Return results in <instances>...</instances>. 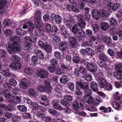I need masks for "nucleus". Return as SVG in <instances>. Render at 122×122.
I'll return each mask as SVG.
<instances>
[{
    "label": "nucleus",
    "instance_id": "nucleus-1",
    "mask_svg": "<svg viewBox=\"0 0 122 122\" xmlns=\"http://www.w3.org/2000/svg\"><path fill=\"white\" fill-rule=\"evenodd\" d=\"M10 39L11 41L13 42L11 46L10 42L8 43L6 45V49L9 53H14V51L20 52L21 49L19 44L20 41L19 37L15 36H11Z\"/></svg>",
    "mask_w": 122,
    "mask_h": 122
},
{
    "label": "nucleus",
    "instance_id": "nucleus-2",
    "mask_svg": "<svg viewBox=\"0 0 122 122\" xmlns=\"http://www.w3.org/2000/svg\"><path fill=\"white\" fill-rule=\"evenodd\" d=\"M76 84L77 87H80L85 90L84 97L91 96L92 91L91 90L88 88L89 85L88 84L84 83L82 82L78 81L76 82Z\"/></svg>",
    "mask_w": 122,
    "mask_h": 122
},
{
    "label": "nucleus",
    "instance_id": "nucleus-3",
    "mask_svg": "<svg viewBox=\"0 0 122 122\" xmlns=\"http://www.w3.org/2000/svg\"><path fill=\"white\" fill-rule=\"evenodd\" d=\"M35 13L36 20L35 21V25L37 27L39 28L43 26L41 20V12L39 10H38L36 11Z\"/></svg>",
    "mask_w": 122,
    "mask_h": 122
},
{
    "label": "nucleus",
    "instance_id": "nucleus-4",
    "mask_svg": "<svg viewBox=\"0 0 122 122\" xmlns=\"http://www.w3.org/2000/svg\"><path fill=\"white\" fill-rule=\"evenodd\" d=\"M76 100V101L73 102V108L74 109H76L78 108L79 107L78 103H79L81 106H83L84 103L82 98L80 97H77Z\"/></svg>",
    "mask_w": 122,
    "mask_h": 122
},
{
    "label": "nucleus",
    "instance_id": "nucleus-5",
    "mask_svg": "<svg viewBox=\"0 0 122 122\" xmlns=\"http://www.w3.org/2000/svg\"><path fill=\"white\" fill-rule=\"evenodd\" d=\"M83 16L81 15H78L77 17L78 26L82 29L85 28L86 25V23L83 20Z\"/></svg>",
    "mask_w": 122,
    "mask_h": 122
},
{
    "label": "nucleus",
    "instance_id": "nucleus-6",
    "mask_svg": "<svg viewBox=\"0 0 122 122\" xmlns=\"http://www.w3.org/2000/svg\"><path fill=\"white\" fill-rule=\"evenodd\" d=\"M29 83V81L28 80L24 78L21 80V84H19V86L21 89H26L28 88Z\"/></svg>",
    "mask_w": 122,
    "mask_h": 122
},
{
    "label": "nucleus",
    "instance_id": "nucleus-7",
    "mask_svg": "<svg viewBox=\"0 0 122 122\" xmlns=\"http://www.w3.org/2000/svg\"><path fill=\"white\" fill-rule=\"evenodd\" d=\"M37 74L38 77L42 78H46L48 75V71L44 69L39 70Z\"/></svg>",
    "mask_w": 122,
    "mask_h": 122
},
{
    "label": "nucleus",
    "instance_id": "nucleus-8",
    "mask_svg": "<svg viewBox=\"0 0 122 122\" xmlns=\"http://www.w3.org/2000/svg\"><path fill=\"white\" fill-rule=\"evenodd\" d=\"M51 103L53 108L59 110H62V107L59 104V100L58 99L53 100L52 101Z\"/></svg>",
    "mask_w": 122,
    "mask_h": 122
},
{
    "label": "nucleus",
    "instance_id": "nucleus-9",
    "mask_svg": "<svg viewBox=\"0 0 122 122\" xmlns=\"http://www.w3.org/2000/svg\"><path fill=\"white\" fill-rule=\"evenodd\" d=\"M97 80L99 86L103 88L107 84L108 82L103 78L100 77L97 78Z\"/></svg>",
    "mask_w": 122,
    "mask_h": 122
},
{
    "label": "nucleus",
    "instance_id": "nucleus-10",
    "mask_svg": "<svg viewBox=\"0 0 122 122\" xmlns=\"http://www.w3.org/2000/svg\"><path fill=\"white\" fill-rule=\"evenodd\" d=\"M86 67L89 71L92 72H96L97 70L96 66L92 63H87Z\"/></svg>",
    "mask_w": 122,
    "mask_h": 122
},
{
    "label": "nucleus",
    "instance_id": "nucleus-11",
    "mask_svg": "<svg viewBox=\"0 0 122 122\" xmlns=\"http://www.w3.org/2000/svg\"><path fill=\"white\" fill-rule=\"evenodd\" d=\"M120 6V5L118 3L113 4L112 3H110L108 5L107 7L109 10H115L118 9Z\"/></svg>",
    "mask_w": 122,
    "mask_h": 122
},
{
    "label": "nucleus",
    "instance_id": "nucleus-12",
    "mask_svg": "<svg viewBox=\"0 0 122 122\" xmlns=\"http://www.w3.org/2000/svg\"><path fill=\"white\" fill-rule=\"evenodd\" d=\"M59 28L61 35L65 38H67L68 35L65 27L63 25H61L59 26Z\"/></svg>",
    "mask_w": 122,
    "mask_h": 122
},
{
    "label": "nucleus",
    "instance_id": "nucleus-13",
    "mask_svg": "<svg viewBox=\"0 0 122 122\" xmlns=\"http://www.w3.org/2000/svg\"><path fill=\"white\" fill-rule=\"evenodd\" d=\"M21 22H24L25 24H27L29 25L28 30L30 32H32V31L34 29V24L30 21H27L26 20H24L21 21Z\"/></svg>",
    "mask_w": 122,
    "mask_h": 122
},
{
    "label": "nucleus",
    "instance_id": "nucleus-14",
    "mask_svg": "<svg viewBox=\"0 0 122 122\" xmlns=\"http://www.w3.org/2000/svg\"><path fill=\"white\" fill-rule=\"evenodd\" d=\"M99 66L102 68H104L106 71L107 73L109 75H111L112 72L110 68L108 67V66L104 62H101L99 64Z\"/></svg>",
    "mask_w": 122,
    "mask_h": 122
},
{
    "label": "nucleus",
    "instance_id": "nucleus-15",
    "mask_svg": "<svg viewBox=\"0 0 122 122\" xmlns=\"http://www.w3.org/2000/svg\"><path fill=\"white\" fill-rule=\"evenodd\" d=\"M92 16L95 19L98 20L100 19L101 16L100 13L97 10L93 9L92 12Z\"/></svg>",
    "mask_w": 122,
    "mask_h": 122
},
{
    "label": "nucleus",
    "instance_id": "nucleus-16",
    "mask_svg": "<svg viewBox=\"0 0 122 122\" xmlns=\"http://www.w3.org/2000/svg\"><path fill=\"white\" fill-rule=\"evenodd\" d=\"M7 4L6 0H0V14H2L4 12V7Z\"/></svg>",
    "mask_w": 122,
    "mask_h": 122
},
{
    "label": "nucleus",
    "instance_id": "nucleus-17",
    "mask_svg": "<svg viewBox=\"0 0 122 122\" xmlns=\"http://www.w3.org/2000/svg\"><path fill=\"white\" fill-rule=\"evenodd\" d=\"M11 98V101L10 102L14 104L15 103L18 104L21 102L20 98L19 97L13 96V97Z\"/></svg>",
    "mask_w": 122,
    "mask_h": 122
},
{
    "label": "nucleus",
    "instance_id": "nucleus-18",
    "mask_svg": "<svg viewBox=\"0 0 122 122\" xmlns=\"http://www.w3.org/2000/svg\"><path fill=\"white\" fill-rule=\"evenodd\" d=\"M19 62H13L11 63L10 65V67L13 68L20 69L22 67L21 64L19 63Z\"/></svg>",
    "mask_w": 122,
    "mask_h": 122
},
{
    "label": "nucleus",
    "instance_id": "nucleus-19",
    "mask_svg": "<svg viewBox=\"0 0 122 122\" xmlns=\"http://www.w3.org/2000/svg\"><path fill=\"white\" fill-rule=\"evenodd\" d=\"M35 53L37 56H38L39 58L41 59H43L44 57V55L42 52L40 51L36 50H35Z\"/></svg>",
    "mask_w": 122,
    "mask_h": 122
},
{
    "label": "nucleus",
    "instance_id": "nucleus-20",
    "mask_svg": "<svg viewBox=\"0 0 122 122\" xmlns=\"http://www.w3.org/2000/svg\"><path fill=\"white\" fill-rule=\"evenodd\" d=\"M84 99L86 102L90 104H92L94 102L93 98L91 96L84 97Z\"/></svg>",
    "mask_w": 122,
    "mask_h": 122
},
{
    "label": "nucleus",
    "instance_id": "nucleus-21",
    "mask_svg": "<svg viewBox=\"0 0 122 122\" xmlns=\"http://www.w3.org/2000/svg\"><path fill=\"white\" fill-rule=\"evenodd\" d=\"M109 24L105 22H102L100 25L101 29L103 30H107L109 29Z\"/></svg>",
    "mask_w": 122,
    "mask_h": 122
},
{
    "label": "nucleus",
    "instance_id": "nucleus-22",
    "mask_svg": "<svg viewBox=\"0 0 122 122\" xmlns=\"http://www.w3.org/2000/svg\"><path fill=\"white\" fill-rule=\"evenodd\" d=\"M103 42L108 46H110L112 42V39L108 36H106L103 38Z\"/></svg>",
    "mask_w": 122,
    "mask_h": 122
},
{
    "label": "nucleus",
    "instance_id": "nucleus-23",
    "mask_svg": "<svg viewBox=\"0 0 122 122\" xmlns=\"http://www.w3.org/2000/svg\"><path fill=\"white\" fill-rule=\"evenodd\" d=\"M48 112L50 114L53 115H55L56 114V116L57 117H59L60 116H61V115L59 113H57L56 110L53 109H49Z\"/></svg>",
    "mask_w": 122,
    "mask_h": 122
},
{
    "label": "nucleus",
    "instance_id": "nucleus-24",
    "mask_svg": "<svg viewBox=\"0 0 122 122\" xmlns=\"http://www.w3.org/2000/svg\"><path fill=\"white\" fill-rule=\"evenodd\" d=\"M4 97L6 99H8L9 100V101L10 102L11 101V98L13 97L9 93V91L4 92L3 94Z\"/></svg>",
    "mask_w": 122,
    "mask_h": 122
},
{
    "label": "nucleus",
    "instance_id": "nucleus-25",
    "mask_svg": "<svg viewBox=\"0 0 122 122\" xmlns=\"http://www.w3.org/2000/svg\"><path fill=\"white\" fill-rule=\"evenodd\" d=\"M91 89L94 92H96L98 89V86L97 84L94 81L92 82L90 84Z\"/></svg>",
    "mask_w": 122,
    "mask_h": 122
},
{
    "label": "nucleus",
    "instance_id": "nucleus-26",
    "mask_svg": "<svg viewBox=\"0 0 122 122\" xmlns=\"http://www.w3.org/2000/svg\"><path fill=\"white\" fill-rule=\"evenodd\" d=\"M77 43L76 40L74 37H72L70 39L69 44L72 47H74L76 46Z\"/></svg>",
    "mask_w": 122,
    "mask_h": 122
},
{
    "label": "nucleus",
    "instance_id": "nucleus-27",
    "mask_svg": "<svg viewBox=\"0 0 122 122\" xmlns=\"http://www.w3.org/2000/svg\"><path fill=\"white\" fill-rule=\"evenodd\" d=\"M68 78L67 76L65 75L63 76L60 78V81L62 84H65L67 82Z\"/></svg>",
    "mask_w": 122,
    "mask_h": 122
},
{
    "label": "nucleus",
    "instance_id": "nucleus-28",
    "mask_svg": "<svg viewBox=\"0 0 122 122\" xmlns=\"http://www.w3.org/2000/svg\"><path fill=\"white\" fill-rule=\"evenodd\" d=\"M100 13L101 16L103 18L107 17L110 15L109 13L107 11L105 10H101Z\"/></svg>",
    "mask_w": 122,
    "mask_h": 122
},
{
    "label": "nucleus",
    "instance_id": "nucleus-29",
    "mask_svg": "<svg viewBox=\"0 0 122 122\" xmlns=\"http://www.w3.org/2000/svg\"><path fill=\"white\" fill-rule=\"evenodd\" d=\"M59 47L60 49L62 51L65 50L67 47V44L65 42H63L60 43Z\"/></svg>",
    "mask_w": 122,
    "mask_h": 122
},
{
    "label": "nucleus",
    "instance_id": "nucleus-30",
    "mask_svg": "<svg viewBox=\"0 0 122 122\" xmlns=\"http://www.w3.org/2000/svg\"><path fill=\"white\" fill-rule=\"evenodd\" d=\"M3 87L4 90V92L9 91L11 88L8 83L7 82H5L3 84Z\"/></svg>",
    "mask_w": 122,
    "mask_h": 122
},
{
    "label": "nucleus",
    "instance_id": "nucleus-31",
    "mask_svg": "<svg viewBox=\"0 0 122 122\" xmlns=\"http://www.w3.org/2000/svg\"><path fill=\"white\" fill-rule=\"evenodd\" d=\"M32 43L31 41H30V42H25L24 43L23 46L24 50L26 51L29 50L30 48L31 44Z\"/></svg>",
    "mask_w": 122,
    "mask_h": 122
},
{
    "label": "nucleus",
    "instance_id": "nucleus-32",
    "mask_svg": "<svg viewBox=\"0 0 122 122\" xmlns=\"http://www.w3.org/2000/svg\"><path fill=\"white\" fill-rule=\"evenodd\" d=\"M24 71L27 75H31L33 73L32 69L29 67L25 68L24 69Z\"/></svg>",
    "mask_w": 122,
    "mask_h": 122
},
{
    "label": "nucleus",
    "instance_id": "nucleus-33",
    "mask_svg": "<svg viewBox=\"0 0 122 122\" xmlns=\"http://www.w3.org/2000/svg\"><path fill=\"white\" fill-rule=\"evenodd\" d=\"M120 72H115L113 73L114 76L117 79H122V75Z\"/></svg>",
    "mask_w": 122,
    "mask_h": 122
},
{
    "label": "nucleus",
    "instance_id": "nucleus-34",
    "mask_svg": "<svg viewBox=\"0 0 122 122\" xmlns=\"http://www.w3.org/2000/svg\"><path fill=\"white\" fill-rule=\"evenodd\" d=\"M99 58V60L103 61H106L107 60L106 56L104 54L102 53H100L98 55Z\"/></svg>",
    "mask_w": 122,
    "mask_h": 122
},
{
    "label": "nucleus",
    "instance_id": "nucleus-35",
    "mask_svg": "<svg viewBox=\"0 0 122 122\" xmlns=\"http://www.w3.org/2000/svg\"><path fill=\"white\" fill-rule=\"evenodd\" d=\"M17 108L21 112H24L26 111L27 110L26 107L24 106L19 105L17 107Z\"/></svg>",
    "mask_w": 122,
    "mask_h": 122
},
{
    "label": "nucleus",
    "instance_id": "nucleus-36",
    "mask_svg": "<svg viewBox=\"0 0 122 122\" xmlns=\"http://www.w3.org/2000/svg\"><path fill=\"white\" fill-rule=\"evenodd\" d=\"M55 20L56 23L57 24H59L61 22L62 18L60 16L56 15L55 19Z\"/></svg>",
    "mask_w": 122,
    "mask_h": 122
},
{
    "label": "nucleus",
    "instance_id": "nucleus-37",
    "mask_svg": "<svg viewBox=\"0 0 122 122\" xmlns=\"http://www.w3.org/2000/svg\"><path fill=\"white\" fill-rule=\"evenodd\" d=\"M47 43L44 41H40L38 42V45L42 48H44Z\"/></svg>",
    "mask_w": 122,
    "mask_h": 122
},
{
    "label": "nucleus",
    "instance_id": "nucleus-38",
    "mask_svg": "<svg viewBox=\"0 0 122 122\" xmlns=\"http://www.w3.org/2000/svg\"><path fill=\"white\" fill-rule=\"evenodd\" d=\"M86 52L88 54L93 56L95 54L94 51L93 49L89 48H87L86 49Z\"/></svg>",
    "mask_w": 122,
    "mask_h": 122
},
{
    "label": "nucleus",
    "instance_id": "nucleus-39",
    "mask_svg": "<svg viewBox=\"0 0 122 122\" xmlns=\"http://www.w3.org/2000/svg\"><path fill=\"white\" fill-rule=\"evenodd\" d=\"M15 107L14 104L13 103H10L6 108L7 109L8 111L11 112L14 110Z\"/></svg>",
    "mask_w": 122,
    "mask_h": 122
},
{
    "label": "nucleus",
    "instance_id": "nucleus-40",
    "mask_svg": "<svg viewBox=\"0 0 122 122\" xmlns=\"http://www.w3.org/2000/svg\"><path fill=\"white\" fill-rule=\"evenodd\" d=\"M102 102L101 99L98 96H96L95 97V100L94 101V105H98L99 103Z\"/></svg>",
    "mask_w": 122,
    "mask_h": 122
},
{
    "label": "nucleus",
    "instance_id": "nucleus-41",
    "mask_svg": "<svg viewBox=\"0 0 122 122\" xmlns=\"http://www.w3.org/2000/svg\"><path fill=\"white\" fill-rule=\"evenodd\" d=\"M11 58L14 62H19L20 60V59L19 56L16 55H13L11 56Z\"/></svg>",
    "mask_w": 122,
    "mask_h": 122
},
{
    "label": "nucleus",
    "instance_id": "nucleus-42",
    "mask_svg": "<svg viewBox=\"0 0 122 122\" xmlns=\"http://www.w3.org/2000/svg\"><path fill=\"white\" fill-rule=\"evenodd\" d=\"M115 69L117 71V72H120L122 73V66H121L120 64H116Z\"/></svg>",
    "mask_w": 122,
    "mask_h": 122
},
{
    "label": "nucleus",
    "instance_id": "nucleus-43",
    "mask_svg": "<svg viewBox=\"0 0 122 122\" xmlns=\"http://www.w3.org/2000/svg\"><path fill=\"white\" fill-rule=\"evenodd\" d=\"M47 52H50L52 50V48L50 45L48 43L44 48Z\"/></svg>",
    "mask_w": 122,
    "mask_h": 122
},
{
    "label": "nucleus",
    "instance_id": "nucleus-44",
    "mask_svg": "<svg viewBox=\"0 0 122 122\" xmlns=\"http://www.w3.org/2000/svg\"><path fill=\"white\" fill-rule=\"evenodd\" d=\"M16 31L18 35H24L25 34V32H24L23 30L21 29L17 28L16 30Z\"/></svg>",
    "mask_w": 122,
    "mask_h": 122
},
{
    "label": "nucleus",
    "instance_id": "nucleus-45",
    "mask_svg": "<svg viewBox=\"0 0 122 122\" xmlns=\"http://www.w3.org/2000/svg\"><path fill=\"white\" fill-rule=\"evenodd\" d=\"M93 29L94 32L98 31L99 29V25L96 23L93 24L92 25Z\"/></svg>",
    "mask_w": 122,
    "mask_h": 122
},
{
    "label": "nucleus",
    "instance_id": "nucleus-46",
    "mask_svg": "<svg viewBox=\"0 0 122 122\" xmlns=\"http://www.w3.org/2000/svg\"><path fill=\"white\" fill-rule=\"evenodd\" d=\"M112 105L113 107L116 110H118L120 107V105L118 103L114 102L112 103Z\"/></svg>",
    "mask_w": 122,
    "mask_h": 122
},
{
    "label": "nucleus",
    "instance_id": "nucleus-47",
    "mask_svg": "<svg viewBox=\"0 0 122 122\" xmlns=\"http://www.w3.org/2000/svg\"><path fill=\"white\" fill-rule=\"evenodd\" d=\"M79 35L83 37H85L86 34L84 31L82 29H80L78 31Z\"/></svg>",
    "mask_w": 122,
    "mask_h": 122
},
{
    "label": "nucleus",
    "instance_id": "nucleus-48",
    "mask_svg": "<svg viewBox=\"0 0 122 122\" xmlns=\"http://www.w3.org/2000/svg\"><path fill=\"white\" fill-rule=\"evenodd\" d=\"M58 30V29L57 26L56 25H54L52 27L51 30V34L52 35H54Z\"/></svg>",
    "mask_w": 122,
    "mask_h": 122
},
{
    "label": "nucleus",
    "instance_id": "nucleus-49",
    "mask_svg": "<svg viewBox=\"0 0 122 122\" xmlns=\"http://www.w3.org/2000/svg\"><path fill=\"white\" fill-rule=\"evenodd\" d=\"M64 22L67 26L71 27L72 25V22L71 20H64Z\"/></svg>",
    "mask_w": 122,
    "mask_h": 122
},
{
    "label": "nucleus",
    "instance_id": "nucleus-50",
    "mask_svg": "<svg viewBox=\"0 0 122 122\" xmlns=\"http://www.w3.org/2000/svg\"><path fill=\"white\" fill-rule=\"evenodd\" d=\"M78 30V26L76 25L73 26L71 30L72 32L74 34H76Z\"/></svg>",
    "mask_w": 122,
    "mask_h": 122
},
{
    "label": "nucleus",
    "instance_id": "nucleus-51",
    "mask_svg": "<svg viewBox=\"0 0 122 122\" xmlns=\"http://www.w3.org/2000/svg\"><path fill=\"white\" fill-rule=\"evenodd\" d=\"M9 83L11 85L15 86L17 85V82L15 80L12 79L10 80L9 81Z\"/></svg>",
    "mask_w": 122,
    "mask_h": 122
},
{
    "label": "nucleus",
    "instance_id": "nucleus-52",
    "mask_svg": "<svg viewBox=\"0 0 122 122\" xmlns=\"http://www.w3.org/2000/svg\"><path fill=\"white\" fill-rule=\"evenodd\" d=\"M4 33L6 36H9L12 34L13 31L10 29H7L5 30Z\"/></svg>",
    "mask_w": 122,
    "mask_h": 122
},
{
    "label": "nucleus",
    "instance_id": "nucleus-53",
    "mask_svg": "<svg viewBox=\"0 0 122 122\" xmlns=\"http://www.w3.org/2000/svg\"><path fill=\"white\" fill-rule=\"evenodd\" d=\"M84 77L85 80L88 81H91L92 78L91 75L89 74H85L84 76Z\"/></svg>",
    "mask_w": 122,
    "mask_h": 122
},
{
    "label": "nucleus",
    "instance_id": "nucleus-54",
    "mask_svg": "<svg viewBox=\"0 0 122 122\" xmlns=\"http://www.w3.org/2000/svg\"><path fill=\"white\" fill-rule=\"evenodd\" d=\"M2 73L4 76L7 77L11 75V74L8 70H3Z\"/></svg>",
    "mask_w": 122,
    "mask_h": 122
},
{
    "label": "nucleus",
    "instance_id": "nucleus-55",
    "mask_svg": "<svg viewBox=\"0 0 122 122\" xmlns=\"http://www.w3.org/2000/svg\"><path fill=\"white\" fill-rule=\"evenodd\" d=\"M64 71L62 68L57 69H56L55 73L57 75H60Z\"/></svg>",
    "mask_w": 122,
    "mask_h": 122
},
{
    "label": "nucleus",
    "instance_id": "nucleus-56",
    "mask_svg": "<svg viewBox=\"0 0 122 122\" xmlns=\"http://www.w3.org/2000/svg\"><path fill=\"white\" fill-rule=\"evenodd\" d=\"M28 93L29 95L31 96H33L35 95L36 92L35 90L33 88L30 89L28 90Z\"/></svg>",
    "mask_w": 122,
    "mask_h": 122
},
{
    "label": "nucleus",
    "instance_id": "nucleus-57",
    "mask_svg": "<svg viewBox=\"0 0 122 122\" xmlns=\"http://www.w3.org/2000/svg\"><path fill=\"white\" fill-rule=\"evenodd\" d=\"M109 21L111 25H115L117 23V21L113 18H111L109 19Z\"/></svg>",
    "mask_w": 122,
    "mask_h": 122
},
{
    "label": "nucleus",
    "instance_id": "nucleus-58",
    "mask_svg": "<svg viewBox=\"0 0 122 122\" xmlns=\"http://www.w3.org/2000/svg\"><path fill=\"white\" fill-rule=\"evenodd\" d=\"M31 107L33 108L36 110H38L39 106H38V104L35 102H33L31 103Z\"/></svg>",
    "mask_w": 122,
    "mask_h": 122
},
{
    "label": "nucleus",
    "instance_id": "nucleus-59",
    "mask_svg": "<svg viewBox=\"0 0 122 122\" xmlns=\"http://www.w3.org/2000/svg\"><path fill=\"white\" fill-rule=\"evenodd\" d=\"M84 4L81 2L79 3L77 7L81 10H82L83 9L85 6Z\"/></svg>",
    "mask_w": 122,
    "mask_h": 122
},
{
    "label": "nucleus",
    "instance_id": "nucleus-60",
    "mask_svg": "<svg viewBox=\"0 0 122 122\" xmlns=\"http://www.w3.org/2000/svg\"><path fill=\"white\" fill-rule=\"evenodd\" d=\"M50 62L51 64L54 66L57 65L58 63L57 60L55 59H51Z\"/></svg>",
    "mask_w": 122,
    "mask_h": 122
},
{
    "label": "nucleus",
    "instance_id": "nucleus-61",
    "mask_svg": "<svg viewBox=\"0 0 122 122\" xmlns=\"http://www.w3.org/2000/svg\"><path fill=\"white\" fill-rule=\"evenodd\" d=\"M45 27L46 31L48 32H50L51 30V25L49 23H46L45 24Z\"/></svg>",
    "mask_w": 122,
    "mask_h": 122
},
{
    "label": "nucleus",
    "instance_id": "nucleus-62",
    "mask_svg": "<svg viewBox=\"0 0 122 122\" xmlns=\"http://www.w3.org/2000/svg\"><path fill=\"white\" fill-rule=\"evenodd\" d=\"M38 90L40 92L44 91L45 90V87H44L42 85H38L37 87Z\"/></svg>",
    "mask_w": 122,
    "mask_h": 122
},
{
    "label": "nucleus",
    "instance_id": "nucleus-63",
    "mask_svg": "<svg viewBox=\"0 0 122 122\" xmlns=\"http://www.w3.org/2000/svg\"><path fill=\"white\" fill-rule=\"evenodd\" d=\"M86 108L87 110L91 112L94 111L96 110L95 107L93 106H90L88 107H86Z\"/></svg>",
    "mask_w": 122,
    "mask_h": 122
},
{
    "label": "nucleus",
    "instance_id": "nucleus-64",
    "mask_svg": "<svg viewBox=\"0 0 122 122\" xmlns=\"http://www.w3.org/2000/svg\"><path fill=\"white\" fill-rule=\"evenodd\" d=\"M72 61L74 62L77 63L80 61L79 57L77 56H75L73 57Z\"/></svg>",
    "mask_w": 122,
    "mask_h": 122
}]
</instances>
